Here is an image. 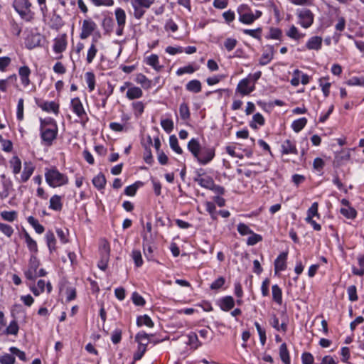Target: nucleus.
I'll use <instances>...</instances> for the list:
<instances>
[{
  "mask_svg": "<svg viewBox=\"0 0 364 364\" xmlns=\"http://www.w3.org/2000/svg\"><path fill=\"white\" fill-rule=\"evenodd\" d=\"M132 107L134 110V115L136 117H140L144 110V104L141 101L134 102L132 103Z\"/></svg>",
  "mask_w": 364,
  "mask_h": 364,
  "instance_id": "37998d69",
  "label": "nucleus"
},
{
  "mask_svg": "<svg viewBox=\"0 0 364 364\" xmlns=\"http://www.w3.org/2000/svg\"><path fill=\"white\" fill-rule=\"evenodd\" d=\"M92 183L98 190H102L105 188L106 184L105 176L102 173H100L92 179Z\"/></svg>",
  "mask_w": 364,
  "mask_h": 364,
  "instance_id": "473e14b6",
  "label": "nucleus"
},
{
  "mask_svg": "<svg viewBox=\"0 0 364 364\" xmlns=\"http://www.w3.org/2000/svg\"><path fill=\"white\" fill-rule=\"evenodd\" d=\"M218 304L221 310L228 311L234 307L235 300L231 296H225L218 300Z\"/></svg>",
  "mask_w": 364,
  "mask_h": 364,
  "instance_id": "4468645a",
  "label": "nucleus"
},
{
  "mask_svg": "<svg viewBox=\"0 0 364 364\" xmlns=\"http://www.w3.org/2000/svg\"><path fill=\"white\" fill-rule=\"evenodd\" d=\"M40 132L43 144L51 146L56 139L58 128L56 122L51 117L40 119Z\"/></svg>",
  "mask_w": 364,
  "mask_h": 364,
  "instance_id": "f03ea898",
  "label": "nucleus"
},
{
  "mask_svg": "<svg viewBox=\"0 0 364 364\" xmlns=\"http://www.w3.org/2000/svg\"><path fill=\"white\" fill-rule=\"evenodd\" d=\"M265 120L264 117L260 113H256L252 117V121L250 122V126L251 128L254 129H257V125L263 126L264 124Z\"/></svg>",
  "mask_w": 364,
  "mask_h": 364,
  "instance_id": "c85d7f7f",
  "label": "nucleus"
},
{
  "mask_svg": "<svg viewBox=\"0 0 364 364\" xmlns=\"http://www.w3.org/2000/svg\"><path fill=\"white\" fill-rule=\"evenodd\" d=\"M301 360L303 364H313L314 359L311 353L305 352L301 355Z\"/></svg>",
  "mask_w": 364,
  "mask_h": 364,
  "instance_id": "774afa93",
  "label": "nucleus"
},
{
  "mask_svg": "<svg viewBox=\"0 0 364 364\" xmlns=\"http://www.w3.org/2000/svg\"><path fill=\"white\" fill-rule=\"evenodd\" d=\"M115 18L117 22L118 28L116 33L118 36L122 34V31L126 23V14L122 8H117L114 11Z\"/></svg>",
  "mask_w": 364,
  "mask_h": 364,
  "instance_id": "9b49d317",
  "label": "nucleus"
},
{
  "mask_svg": "<svg viewBox=\"0 0 364 364\" xmlns=\"http://www.w3.org/2000/svg\"><path fill=\"white\" fill-rule=\"evenodd\" d=\"M1 216L6 221L13 222L17 218V212L15 210L2 211Z\"/></svg>",
  "mask_w": 364,
  "mask_h": 364,
  "instance_id": "c03bdc74",
  "label": "nucleus"
},
{
  "mask_svg": "<svg viewBox=\"0 0 364 364\" xmlns=\"http://www.w3.org/2000/svg\"><path fill=\"white\" fill-rule=\"evenodd\" d=\"M10 166L12 168L14 174L16 175L21 172V161L17 156H13L10 161Z\"/></svg>",
  "mask_w": 364,
  "mask_h": 364,
  "instance_id": "c756f323",
  "label": "nucleus"
},
{
  "mask_svg": "<svg viewBox=\"0 0 364 364\" xmlns=\"http://www.w3.org/2000/svg\"><path fill=\"white\" fill-rule=\"evenodd\" d=\"M31 70L28 66H22L18 70V74L21 77V83L26 87L30 84L29 75Z\"/></svg>",
  "mask_w": 364,
  "mask_h": 364,
  "instance_id": "aec40b11",
  "label": "nucleus"
},
{
  "mask_svg": "<svg viewBox=\"0 0 364 364\" xmlns=\"http://www.w3.org/2000/svg\"><path fill=\"white\" fill-rule=\"evenodd\" d=\"M47 245L50 252L55 250L56 240L52 232H48L46 235Z\"/></svg>",
  "mask_w": 364,
  "mask_h": 364,
  "instance_id": "4c0bfd02",
  "label": "nucleus"
},
{
  "mask_svg": "<svg viewBox=\"0 0 364 364\" xmlns=\"http://www.w3.org/2000/svg\"><path fill=\"white\" fill-rule=\"evenodd\" d=\"M274 55L273 47H269L267 50H264L259 58V63L261 65H267L272 60Z\"/></svg>",
  "mask_w": 364,
  "mask_h": 364,
  "instance_id": "4be33fe9",
  "label": "nucleus"
},
{
  "mask_svg": "<svg viewBox=\"0 0 364 364\" xmlns=\"http://www.w3.org/2000/svg\"><path fill=\"white\" fill-rule=\"evenodd\" d=\"M346 84L350 86H364V77H353L346 82Z\"/></svg>",
  "mask_w": 364,
  "mask_h": 364,
  "instance_id": "e2e57ef3",
  "label": "nucleus"
},
{
  "mask_svg": "<svg viewBox=\"0 0 364 364\" xmlns=\"http://www.w3.org/2000/svg\"><path fill=\"white\" fill-rule=\"evenodd\" d=\"M45 178L46 183L52 188L60 187L68 183V176L60 173L55 167L46 168Z\"/></svg>",
  "mask_w": 364,
  "mask_h": 364,
  "instance_id": "7ed1b4c3",
  "label": "nucleus"
},
{
  "mask_svg": "<svg viewBox=\"0 0 364 364\" xmlns=\"http://www.w3.org/2000/svg\"><path fill=\"white\" fill-rule=\"evenodd\" d=\"M161 125L167 133H170L173 129V122L169 119H162L161 121Z\"/></svg>",
  "mask_w": 364,
  "mask_h": 364,
  "instance_id": "4d7b16f0",
  "label": "nucleus"
},
{
  "mask_svg": "<svg viewBox=\"0 0 364 364\" xmlns=\"http://www.w3.org/2000/svg\"><path fill=\"white\" fill-rule=\"evenodd\" d=\"M347 292L348 294V299L351 301H355L358 300L357 289L355 285H351L348 287Z\"/></svg>",
  "mask_w": 364,
  "mask_h": 364,
  "instance_id": "13d9d810",
  "label": "nucleus"
},
{
  "mask_svg": "<svg viewBox=\"0 0 364 364\" xmlns=\"http://www.w3.org/2000/svg\"><path fill=\"white\" fill-rule=\"evenodd\" d=\"M13 7L21 18L29 21L33 18L34 13L31 10V4L28 0H14Z\"/></svg>",
  "mask_w": 364,
  "mask_h": 364,
  "instance_id": "20e7f679",
  "label": "nucleus"
},
{
  "mask_svg": "<svg viewBox=\"0 0 364 364\" xmlns=\"http://www.w3.org/2000/svg\"><path fill=\"white\" fill-rule=\"evenodd\" d=\"M197 69L193 68V65H188L187 66L181 67L176 71V75L180 76L186 73L191 74L193 73Z\"/></svg>",
  "mask_w": 364,
  "mask_h": 364,
  "instance_id": "5fc2aeb1",
  "label": "nucleus"
},
{
  "mask_svg": "<svg viewBox=\"0 0 364 364\" xmlns=\"http://www.w3.org/2000/svg\"><path fill=\"white\" fill-rule=\"evenodd\" d=\"M24 238L28 250L36 253L38 252L37 243L26 231L24 232Z\"/></svg>",
  "mask_w": 364,
  "mask_h": 364,
  "instance_id": "7c9ffc66",
  "label": "nucleus"
},
{
  "mask_svg": "<svg viewBox=\"0 0 364 364\" xmlns=\"http://www.w3.org/2000/svg\"><path fill=\"white\" fill-rule=\"evenodd\" d=\"M281 152L282 154H297L295 143L289 139L285 140L281 146Z\"/></svg>",
  "mask_w": 364,
  "mask_h": 364,
  "instance_id": "dca6fc26",
  "label": "nucleus"
},
{
  "mask_svg": "<svg viewBox=\"0 0 364 364\" xmlns=\"http://www.w3.org/2000/svg\"><path fill=\"white\" fill-rule=\"evenodd\" d=\"M320 86L325 97H328L330 93L331 83L326 81L325 79L320 80Z\"/></svg>",
  "mask_w": 364,
  "mask_h": 364,
  "instance_id": "69168bd1",
  "label": "nucleus"
},
{
  "mask_svg": "<svg viewBox=\"0 0 364 364\" xmlns=\"http://www.w3.org/2000/svg\"><path fill=\"white\" fill-rule=\"evenodd\" d=\"M186 88L189 92L198 93L201 91V83L198 80H192L186 84Z\"/></svg>",
  "mask_w": 364,
  "mask_h": 364,
  "instance_id": "cd10ccee",
  "label": "nucleus"
},
{
  "mask_svg": "<svg viewBox=\"0 0 364 364\" xmlns=\"http://www.w3.org/2000/svg\"><path fill=\"white\" fill-rule=\"evenodd\" d=\"M279 356L282 361L284 364H290V357L289 353L287 349V344L285 343H282L279 347Z\"/></svg>",
  "mask_w": 364,
  "mask_h": 364,
  "instance_id": "bb28decb",
  "label": "nucleus"
},
{
  "mask_svg": "<svg viewBox=\"0 0 364 364\" xmlns=\"http://www.w3.org/2000/svg\"><path fill=\"white\" fill-rule=\"evenodd\" d=\"M97 26L96 23L90 19H86L83 21L82 26V31L80 33V38L82 39L87 38L90 36L92 33L95 30Z\"/></svg>",
  "mask_w": 364,
  "mask_h": 364,
  "instance_id": "f8f14e48",
  "label": "nucleus"
},
{
  "mask_svg": "<svg viewBox=\"0 0 364 364\" xmlns=\"http://www.w3.org/2000/svg\"><path fill=\"white\" fill-rule=\"evenodd\" d=\"M136 82L140 84L144 89H149L151 86V81L141 73L136 75Z\"/></svg>",
  "mask_w": 364,
  "mask_h": 364,
  "instance_id": "ea45409f",
  "label": "nucleus"
},
{
  "mask_svg": "<svg viewBox=\"0 0 364 364\" xmlns=\"http://www.w3.org/2000/svg\"><path fill=\"white\" fill-rule=\"evenodd\" d=\"M9 350L10 352L13 354V355H16V356H18V358L22 360V361H26V353L23 352V351H21V350H19L18 348L16 347H11L9 348Z\"/></svg>",
  "mask_w": 364,
  "mask_h": 364,
  "instance_id": "0e129e2a",
  "label": "nucleus"
},
{
  "mask_svg": "<svg viewBox=\"0 0 364 364\" xmlns=\"http://www.w3.org/2000/svg\"><path fill=\"white\" fill-rule=\"evenodd\" d=\"M255 326L257 328V331L258 332L259 340L262 346H264L266 343L267 336H266V331L264 328L261 327L259 323L257 321L255 322Z\"/></svg>",
  "mask_w": 364,
  "mask_h": 364,
  "instance_id": "09e8293b",
  "label": "nucleus"
},
{
  "mask_svg": "<svg viewBox=\"0 0 364 364\" xmlns=\"http://www.w3.org/2000/svg\"><path fill=\"white\" fill-rule=\"evenodd\" d=\"M109 252L110 248L109 245L107 243H105L100 248V260L98 262L97 266L98 267L105 271L108 264V262L109 259Z\"/></svg>",
  "mask_w": 364,
  "mask_h": 364,
  "instance_id": "1a4fd4ad",
  "label": "nucleus"
},
{
  "mask_svg": "<svg viewBox=\"0 0 364 364\" xmlns=\"http://www.w3.org/2000/svg\"><path fill=\"white\" fill-rule=\"evenodd\" d=\"M136 325L140 327L143 325L146 326L149 328L154 326V322L148 315L139 316L136 318Z\"/></svg>",
  "mask_w": 364,
  "mask_h": 364,
  "instance_id": "c9c22d12",
  "label": "nucleus"
},
{
  "mask_svg": "<svg viewBox=\"0 0 364 364\" xmlns=\"http://www.w3.org/2000/svg\"><path fill=\"white\" fill-rule=\"evenodd\" d=\"M251 235L247 238V244L250 246H252L262 240V237L260 235L256 234L252 232Z\"/></svg>",
  "mask_w": 364,
  "mask_h": 364,
  "instance_id": "3c124183",
  "label": "nucleus"
},
{
  "mask_svg": "<svg viewBox=\"0 0 364 364\" xmlns=\"http://www.w3.org/2000/svg\"><path fill=\"white\" fill-rule=\"evenodd\" d=\"M282 36V31L280 29L277 28H270L268 34L267 35V38L271 39H279Z\"/></svg>",
  "mask_w": 364,
  "mask_h": 364,
  "instance_id": "bf43d9fd",
  "label": "nucleus"
},
{
  "mask_svg": "<svg viewBox=\"0 0 364 364\" xmlns=\"http://www.w3.org/2000/svg\"><path fill=\"white\" fill-rule=\"evenodd\" d=\"M40 262L36 256L31 255L29 259L28 269L25 272V276L28 280L34 281L37 277V269Z\"/></svg>",
  "mask_w": 364,
  "mask_h": 364,
  "instance_id": "0eeeda50",
  "label": "nucleus"
},
{
  "mask_svg": "<svg viewBox=\"0 0 364 364\" xmlns=\"http://www.w3.org/2000/svg\"><path fill=\"white\" fill-rule=\"evenodd\" d=\"M307 124V119L306 117H301L294 120L291 124L292 129L298 133L301 131Z\"/></svg>",
  "mask_w": 364,
  "mask_h": 364,
  "instance_id": "2f4dec72",
  "label": "nucleus"
},
{
  "mask_svg": "<svg viewBox=\"0 0 364 364\" xmlns=\"http://www.w3.org/2000/svg\"><path fill=\"white\" fill-rule=\"evenodd\" d=\"M38 107H40L43 111L50 112H53L55 114H58L59 112V105L55 102H43L41 104L38 103Z\"/></svg>",
  "mask_w": 364,
  "mask_h": 364,
  "instance_id": "a211bd4d",
  "label": "nucleus"
},
{
  "mask_svg": "<svg viewBox=\"0 0 364 364\" xmlns=\"http://www.w3.org/2000/svg\"><path fill=\"white\" fill-rule=\"evenodd\" d=\"M132 257L136 267H139L143 264V259L141 252L139 250H134L132 252Z\"/></svg>",
  "mask_w": 364,
  "mask_h": 364,
  "instance_id": "49530a36",
  "label": "nucleus"
},
{
  "mask_svg": "<svg viewBox=\"0 0 364 364\" xmlns=\"http://www.w3.org/2000/svg\"><path fill=\"white\" fill-rule=\"evenodd\" d=\"M16 358L13 354L5 353L0 356L1 364H14Z\"/></svg>",
  "mask_w": 364,
  "mask_h": 364,
  "instance_id": "8fccbe9b",
  "label": "nucleus"
},
{
  "mask_svg": "<svg viewBox=\"0 0 364 364\" xmlns=\"http://www.w3.org/2000/svg\"><path fill=\"white\" fill-rule=\"evenodd\" d=\"M62 208L63 203L61 202V196L58 195L53 196L50 199L49 208L53 210L60 211Z\"/></svg>",
  "mask_w": 364,
  "mask_h": 364,
  "instance_id": "5701e85b",
  "label": "nucleus"
},
{
  "mask_svg": "<svg viewBox=\"0 0 364 364\" xmlns=\"http://www.w3.org/2000/svg\"><path fill=\"white\" fill-rule=\"evenodd\" d=\"M143 237V250L145 257L149 260H154L153 247L151 245V242L149 241L147 235L146 234L142 235Z\"/></svg>",
  "mask_w": 364,
  "mask_h": 364,
  "instance_id": "2eb2a0df",
  "label": "nucleus"
},
{
  "mask_svg": "<svg viewBox=\"0 0 364 364\" xmlns=\"http://www.w3.org/2000/svg\"><path fill=\"white\" fill-rule=\"evenodd\" d=\"M237 230L241 235H250L253 232L246 224L242 223L237 225Z\"/></svg>",
  "mask_w": 364,
  "mask_h": 364,
  "instance_id": "6e6d98bb",
  "label": "nucleus"
},
{
  "mask_svg": "<svg viewBox=\"0 0 364 364\" xmlns=\"http://www.w3.org/2000/svg\"><path fill=\"white\" fill-rule=\"evenodd\" d=\"M187 148L199 164L205 165L215 156V149L209 146H201L198 139L192 138L188 143Z\"/></svg>",
  "mask_w": 364,
  "mask_h": 364,
  "instance_id": "f257e3e1",
  "label": "nucleus"
},
{
  "mask_svg": "<svg viewBox=\"0 0 364 364\" xmlns=\"http://www.w3.org/2000/svg\"><path fill=\"white\" fill-rule=\"evenodd\" d=\"M146 351V343L138 344L137 350L134 353L133 360L137 361L141 359Z\"/></svg>",
  "mask_w": 364,
  "mask_h": 364,
  "instance_id": "58836bf2",
  "label": "nucleus"
},
{
  "mask_svg": "<svg viewBox=\"0 0 364 364\" xmlns=\"http://www.w3.org/2000/svg\"><path fill=\"white\" fill-rule=\"evenodd\" d=\"M269 324L277 331L286 333L287 331V324L285 322L279 323V318L275 314H272L269 319Z\"/></svg>",
  "mask_w": 364,
  "mask_h": 364,
  "instance_id": "f3484780",
  "label": "nucleus"
},
{
  "mask_svg": "<svg viewBox=\"0 0 364 364\" xmlns=\"http://www.w3.org/2000/svg\"><path fill=\"white\" fill-rule=\"evenodd\" d=\"M27 221L34 228L35 231L38 234H42L44 232V230H45L44 227L42 225H41L38 223V220L36 219L34 217H33V216L28 217Z\"/></svg>",
  "mask_w": 364,
  "mask_h": 364,
  "instance_id": "f704fd0d",
  "label": "nucleus"
},
{
  "mask_svg": "<svg viewBox=\"0 0 364 364\" xmlns=\"http://www.w3.org/2000/svg\"><path fill=\"white\" fill-rule=\"evenodd\" d=\"M35 167L31 162H25L23 173L21 176V182H26L34 171Z\"/></svg>",
  "mask_w": 364,
  "mask_h": 364,
  "instance_id": "6ab92c4d",
  "label": "nucleus"
},
{
  "mask_svg": "<svg viewBox=\"0 0 364 364\" xmlns=\"http://www.w3.org/2000/svg\"><path fill=\"white\" fill-rule=\"evenodd\" d=\"M144 61L156 71H160L162 68V66L159 65V57L156 54H151L146 57Z\"/></svg>",
  "mask_w": 364,
  "mask_h": 364,
  "instance_id": "412c9836",
  "label": "nucleus"
},
{
  "mask_svg": "<svg viewBox=\"0 0 364 364\" xmlns=\"http://www.w3.org/2000/svg\"><path fill=\"white\" fill-rule=\"evenodd\" d=\"M180 116L182 119H187L190 117V111L188 106L186 103H182L179 107Z\"/></svg>",
  "mask_w": 364,
  "mask_h": 364,
  "instance_id": "603ef678",
  "label": "nucleus"
},
{
  "mask_svg": "<svg viewBox=\"0 0 364 364\" xmlns=\"http://www.w3.org/2000/svg\"><path fill=\"white\" fill-rule=\"evenodd\" d=\"M296 14L299 18V23L302 27L307 28L313 24L314 15L309 9H298Z\"/></svg>",
  "mask_w": 364,
  "mask_h": 364,
  "instance_id": "39448f33",
  "label": "nucleus"
},
{
  "mask_svg": "<svg viewBox=\"0 0 364 364\" xmlns=\"http://www.w3.org/2000/svg\"><path fill=\"white\" fill-rule=\"evenodd\" d=\"M126 95L129 100L138 99L142 97L143 92L141 88L133 86L128 89Z\"/></svg>",
  "mask_w": 364,
  "mask_h": 364,
  "instance_id": "a878e982",
  "label": "nucleus"
},
{
  "mask_svg": "<svg viewBox=\"0 0 364 364\" xmlns=\"http://www.w3.org/2000/svg\"><path fill=\"white\" fill-rule=\"evenodd\" d=\"M250 79L244 78L237 84L236 92L242 95H248L255 89V86L249 80Z\"/></svg>",
  "mask_w": 364,
  "mask_h": 364,
  "instance_id": "9d476101",
  "label": "nucleus"
},
{
  "mask_svg": "<svg viewBox=\"0 0 364 364\" xmlns=\"http://www.w3.org/2000/svg\"><path fill=\"white\" fill-rule=\"evenodd\" d=\"M151 335L147 334L144 331H140L135 336V341L138 343V344L146 343V346L147 347L149 343V337Z\"/></svg>",
  "mask_w": 364,
  "mask_h": 364,
  "instance_id": "a19ab883",
  "label": "nucleus"
},
{
  "mask_svg": "<svg viewBox=\"0 0 364 364\" xmlns=\"http://www.w3.org/2000/svg\"><path fill=\"white\" fill-rule=\"evenodd\" d=\"M18 325L17 321L13 320L11 321L9 326L6 329V333L8 335H17L18 332Z\"/></svg>",
  "mask_w": 364,
  "mask_h": 364,
  "instance_id": "a18cd8bd",
  "label": "nucleus"
},
{
  "mask_svg": "<svg viewBox=\"0 0 364 364\" xmlns=\"http://www.w3.org/2000/svg\"><path fill=\"white\" fill-rule=\"evenodd\" d=\"M71 108L73 112L81 119H87V113L79 97H75L71 100Z\"/></svg>",
  "mask_w": 364,
  "mask_h": 364,
  "instance_id": "6e6552de",
  "label": "nucleus"
},
{
  "mask_svg": "<svg viewBox=\"0 0 364 364\" xmlns=\"http://www.w3.org/2000/svg\"><path fill=\"white\" fill-rule=\"evenodd\" d=\"M272 299L279 305L282 304V291L277 285L274 284L272 287Z\"/></svg>",
  "mask_w": 364,
  "mask_h": 364,
  "instance_id": "b1692460",
  "label": "nucleus"
},
{
  "mask_svg": "<svg viewBox=\"0 0 364 364\" xmlns=\"http://www.w3.org/2000/svg\"><path fill=\"white\" fill-rule=\"evenodd\" d=\"M337 23L335 25V29L337 31H343L346 28V19L343 16H337Z\"/></svg>",
  "mask_w": 364,
  "mask_h": 364,
  "instance_id": "680f3d73",
  "label": "nucleus"
},
{
  "mask_svg": "<svg viewBox=\"0 0 364 364\" xmlns=\"http://www.w3.org/2000/svg\"><path fill=\"white\" fill-rule=\"evenodd\" d=\"M169 144L171 148L177 154H181L183 153L182 149L178 146V139L175 135H171L169 137Z\"/></svg>",
  "mask_w": 364,
  "mask_h": 364,
  "instance_id": "79ce46f5",
  "label": "nucleus"
},
{
  "mask_svg": "<svg viewBox=\"0 0 364 364\" xmlns=\"http://www.w3.org/2000/svg\"><path fill=\"white\" fill-rule=\"evenodd\" d=\"M133 303L136 306H143L145 304L144 299L137 292H134L132 296Z\"/></svg>",
  "mask_w": 364,
  "mask_h": 364,
  "instance_id": "052dcab7",
  "label": "nucleus"
},
{
  "mask_svg": "<svg viewBox=\"0 0 364 364\" xmlns=\"http://www.w3.org/2000/svg\"><path fill=\"white\" fill-rule=\"evenodd\" d=\"M318 203L314 202L311 206L307 210V217H310L313 218L314 217H317L319 218V213L318 212Z\"/></svg>",
  "mask_w": 364,
  "mask_h": 364,
  "instance_id": "864d4df0",
  "label": "nucleus"
},
{
  "mask_svg": "<svg viewBox=\"0 0 364 364\" xmlns=\"http://www.w3.org/2000/svg\"><path fill=\"white\" fill-rule=\"evenodd\" d=\"M154 1V0H132L131 4L132 5H136V6L149 9Z\"/></svg>",
  "mask_w": 364,
  "mask_h": 364,
  "instance_id": "de8ad7c7",
  "label": "nucleus"
},
{
  "mask_svg": "<svg viewBox=\"0 0 364 364\" xmlns=\"http://www.w3.org/2000/svg\"><path fill=\"white\" fill-rule=\"evenodd\" d=\"M0 230L7 237H11L14 233V229L7 224L0 223Z\"/></svg>",
  "mask_w": 364,
  "mask_h": 364,
  "instance_id": "338daca9",
  "label": "nucleus"
},
{
  "mask_svg": "<svg viewBox=\"0 0 364 364\" xmlns=\"http://www.w3.org/2000/svg\"><path fill=\"white\" fill-rule=\"evenodd\" d=\"M194 181L197 182L201 187L209 190L210 189L211 186H213L214 183V181L211 177L207 176L205 178H201L200 174L197 178L194 179Z\"/></svg>",
  "mask_w": 364,
  "mask_h": 364,
  "instance_id": "393cba45",
  "label": "nucleus"
},
{
  "mask_svg": "<svg viewBox=\"0 0 364 364\" xmlns=\"http://www.w3.org/2000/svg\"><path fill=\"white\" fill-rule=\"evenodd\" d=\"M287 255V252H283L281 254H279V256L277 257L274 264L275 273L286 269Z\"/></svg>",
  "mask_w": 364,
  "mask_h": 364,
  "instance_id": "ddd939ff",
  "label": "nucleus"
},
{
  "mask_svg": "<svg viewBox=\"0 0 364 364\" xmlns=\"http://www.w3.org/2000/svg\"><path fill=\"white\" fill-rule=\"evenodd\" d=\"M340 213L348 219H354L357 215V211L351 206L341 208Z\"/></svg>",
  "mask_w": 364,
  "mask_h": 364,
  "instance_id": "72a5a7b5",
  "label": "nucleus"
},
{
  "mask_svg": "<svg viewBox=\"0 0 364 364\" xmlns=\"http://www.w3.org/2000/svg\"><path fill=\"white\" fill-rule=\"evenodd\" d=\"M85 81L87 84L90 92H92L95 87V75L92 72H87L85 73Z\"/></svg>",
  "mask_w": 364,
  "mask_h": 364,
  "instance_id": "e433bc0d",
  "label": "nucleus"
},
{
  "mask_svg": "<svg viewBox=\"0 0 364 364\" xmlns=\"http://www.w3.org/2000/svg\"><path fill=\"white\" fill-rule=\"evenodd\" d=\"M237 13L239 14V20L240 22L245 24H251L255 21L254 14L252 12L248 6L242 4L237 8Z\"/></svg>",
  "mask_w": 364,
  "mask_h": 364,
  "instance_id": "423d86ee",
  "label": "nucleus"
}]
</instances>
